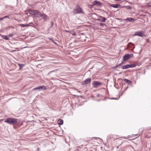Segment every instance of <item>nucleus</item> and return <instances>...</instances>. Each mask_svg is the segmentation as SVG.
Segmentation results:
<instances>
[{"mask_svg":"<svg viewBox=\"0 0 151 151\" xmlns=\"http://www.w3.org/2000/svg\"><path fill=\"white\" fill-rule=\"evenodd\" d=\"M18 120L16 119L8 118L6 119L4 121V122L10 124L15 125L18 123Z\"/></svg>","mask_w":151,"mask_h":151,"instance_id":"nucleus-1","label":"nucleus"},{"mask_svg":"<svg viewBox=\"0 0 151 151\" xmlns=\"http://www.w3.org/2000/svg\"><path fill=\"white\" fill-rule=\"evenodd\" d=\"M134 35L135 36H138L141 37L145 36V35L144 34V32L142 31L136 32H135V34Z\"/></svg>","mask_w":151,"mask_h":151,"instance_id":"nucleus-2","label":"nucleus"},{"mask_svg":"<svg viewBox=\"0 0 151 151\" xmlns=\"http://www.w3.org/2000/svg\"><path fill=\"white\" fill-rule=\"evenodd\" d=\"M102 84V83L97 81H94L92 83V85L93 87L96 88L98 87L99 86H101Z\"/></svg>","mask_w":151,"mask_h":151,"instance_id":"nucleus-3","label":"nucleus"},{"mask_svg":"<svg viewBox=\"0 0 151 151\" xmlns=\"http://www.w3.org/2000/svg\"><path fill=\"white\" fill-rule=\"evenodd\" d=\"M46 89V87L45 86L43 85L42 86H40L37 88H34L33 90H38V91H42L43 90H45Z\"/></svg>","mask_w":151,"mask_h":151,"instance_id":"nucleus-4","label":"nucleus"},{"mask_svg":"<svg viewBox=\"0 0 151 151\" xmlns=\"http://www.w3.org/2000/svg\"><path fill=\"white\" fill-rule=\"evenodd\" d=\"M106 19L104 17L99 16L98 17V18L97 20V21H100L104 22H106Z\"/></svg>","mask_w":151,"mask_h":151,"instance_id":"nucleus-5","label":"nucleus"},{"mask_svg":"<svg viewBox=\"0 0 151 151\" xmlns=\"http://www.w3.org/2000/svg\"><path fill=\"white\" fill-rule=\"evenodd\" d=\"M41 17L45 21H47L49 19L48 17L44 14H42Z\"/></svg>","mask_w":151,"mask_h":151,"instance_id":"nucleus-6","label":"nucleus"},{"mask_svg":"<svg viewBox=\"0 0 151 151\" xmlns=\"http://www.w3.org/2000/svg\"><path fill=\"white\" fill-rule=\"evenodd\" d=\"M93 5L98 4L99 6L100 7H101L102 6V4L99 1H93Z\"/></svg>","mask_w":151,"mask_h":151,"instance_id":"nucleus-7","label":"nucleus"},{"mask_svg":"<svg viewBox=\"0 0 151 151\" xmlns=\"http://www.w3.org/2000/svg\"><path fill=\"white\" fill-rule=\"evenodd\" d=\"M42 15V14L39 11L36 10L35 16L37 17L40 18L41 17Z\"/></svg>","mask_w":151,"mask_h":151,"instance_id":"nucleus-8","label":"nucleus"},{"mask_svg":"<svg viewBox=\"0 0 151 151\" xmlns=\"http://www.w3.org/2000/svg\"><path fill=\"white\" fill-rule=\"evenodd\" d=\"M130 58V54H127L125 55L123 57V60L124 61L128 60Z\"/></svg>","mask_w":151,"mask_h":151,"instance_id":"nucleus-9","label":"nucleus"},{"mask_svg":"<svg viewBox=\"0 0 151 151\" xmlns=\"http://www.w3.org/2000/svg\"><path fill=\"white\" fill-rule=\"evenodd\" d=\"M123 20L124 22H132V21H134V19L131 17H129L126 19H124Z\"/></svg>","mask_w":151,"mask_h":151,"instance_id":"nucleus-10","label":"nucleus"},{"mask_svg":"<svg viewBox=\"0 0 151 151\" xmlns=\"http://www.w3.org/2000/svg\"><path fill=\"white\" fill-rule=\"evenodd\" d=\"M32 25H33V24L32 22L27 24H21L20 26L22 27H25L32 26Z\"/></svg>","mask_w":151,"mask_h":151,"instance_id":"nucleus-11","label":"nucleus"},{"mask_svg":"<svg viewBox=\"0 0 151 151\" xmlns=\"http://www.w3.org/2000/svg\"><path fill=\"white\" fill-rule=\"evenodd\" d=\"M37 10H32V9H29V13L34 16L35 14V13Z\"/></svg>","mask_w":151,"mask_h":151,"instance_id":"nucleus-12","label":"nucleus"},{"mask_svg":"<svg viewBox=\"0 0 151 151\" xmlns=\"http://www.w3.org/2000/svg\"><path fill=\"white\" fill-rule=\"evenodd\" d=\"M81 9L79 8H78L75 9L74 12L76 13H80L81 12Z\"/></svg>","mask_w":151,"mask_h":151,"instance_id":"nucleus-13","label":"nucleus"},{"mask_svg":"<svg viewBox=\"0 0 151 151\" xmlns=\"http://www.w3.org/2000/svg\"><path fill=\"white\" fill-rule=\"evenodd\" d=\"M63 120L62 119H59L58 120V123L60 125H61L63 124Z\"/></svg>","mask_w":151,"mask_h":151,"instance_id":"nucleus-14","label":"nucleus"},{"mask_svg":"<svg viewBox=\"0 0 151 151\" xmlns=\"http://www.w3.org/2000/svg\"><path fill=\"white\" fill-rule=\"evenodd\" d=\"M124 81L128 84H130L132 83V82L127 79H124Z\"/></svg>","mask_w":151,"mask_h":151,"instance_id":"nucleus-15","label":"nucleus"},{"mask_svg":"<svg viewBox=\"0 0 151 151\" xmlns=\"http://www.w3.org/2000/svg\"><path fill=\"white\" fill-rule=\"evenodd\" d=\"M120 5L118 4H111L110 5V6L114 8H117L118 6H120Z\"/></svg>","mask_w":151,"mask_h":151,"instance_id":"nucleus-16","label":"nucleus"},{"mask_svg":"<svg viewBox=\"0 0 151 151\" xmlns=\"http://www.w3.org/2000/svg\"><path fill=\"white\" fill-rule=\"evenodd\" d=\"M1 37L3 39L6 40H9V37L8 36L6 35H1Z\"/></svg>","mask_w":151,"mask_h":151,"instance_id":"nucleus-17","label":"nucleus"},{"mask_svg":"<svg viewBox=\"0 0 151 151\" xmlns=\"http://www.w3.org/2000/svg\"><path fill=\"white\" fill-rule=\"evenodd\" d=\"M122 68L123 69L129 68V64L126 65L122 66Z\"/></svg>","mask_w":151,"mask_h":151,"instance_id":"nucleus-18","label":"nucleus"},{"mask_svg":"<svg viewBox=\"0 0 151 151\" xmlns=\"http://www.w3.org/2000/svg\"><path fill=\"white\" fill-rule=\"evenodd\" d=\"M91 81V78H88L87 79H86V84L88 83H89Z\"/></svg>","mask_w":151,"mask_h":151,"instance_id":"nucleus-19","label":"nucleus"},{"mask_svg":"<svg viewBox=\"0 0 151 151\" xmlns=\"http://www.w3.org/2000/svg\"><path fill=\"white\" fill-rule=\"evenodd\" d=\"M137 65L135 64H129V68H132L135 67Z\"/></svg>","mask_w":151,"mask_h":151,"instance_id":"nucleus-20","label":"nucleus"},{"mask_svg":"<svg viewBox=\"0 0 151 151\" xmlns=\"http://www.w3.org/2000/svg\"><path fill=\"white\" fill-rule=\"evenodd\" d=\"M123 8H125L127 9H131V7L129 6H124Z\"/></svg>","mask_w":151,"mask_h":151,"instance_id":"nucleus-21","label":"nucleus"},{"mask_svg":"<svg viewBox=\"0 0 151 151\" xmlns=\"http://www.w3.org/2000/svg\"><path fill=\"white\" fill-rule=\"evenodd\" d=\"M18 65L19 67V70H21L22 68V66H24V65L20 64H18Z\"/></svg>","mask_w":151,"mask_h":151,"instance_id":"nucleus-22","label":"nucleus"},{"mask_svg":"<svg viewBox=\"0 0 151 151\" xmlns=\"http://www.w3.org/2000/svg\"><path fill=\"white\" fill-rule=\"evenodd\" d=\"M71 33H70V34H72L73 35H75L76 34L75 33V32L73 30L71 31Z\"/></svg>","mask_w":151,"mask_h":151,"instance_id":"nucleus-23","label":"nucleus"},{"mask_svg":"<svg viewBox=\"0 0 151 151\" xmlns=\"http://www.w3.org/2000/svg\"><path fill=\"white\" fill-rule=\"evenodd\" d=\"M65 31L66 32H68L69 33H71V31L70 30H65Z\"/></svg>","mask_w":151,"mask_h":151,"instance_id":"nucleus-24","label":"nucleus"},{"mask_svg":"<svg viewBox=\"0 0 151 151\" xmlns=\"http://www.w3.org/2000/svg\"><path fill=\"white\" fill-rule=\"evenodd\" d=\"M93 6L94 5H93V4L92 5H88V6L89 7V8H91L92 7H93Z\"/></svg>","mask_w":151,"mask_h":151,"instance_id":"nucleus-25","label":"nucleus"},{"mask_svg":"<svg viewBox=\"0 0 151 151\" xmlns=\"http://www.w3.org/2000/svg\"><path fill=\"white\" fill-rule=\"evenodd\" d=\"M53 25V22H51V26L50 27H52Z\"/></svg>","mask_w":151,"mask_h":151,"instance_id":"nucleus-26","label":"nucleus"},{"mask_svg":"<svg viewBox=\"0 0 151 151\" xmlns=\"http://www.w3.org/2000/svg\"><path fill=\"white\" fill-rule=\"evenodd\" d=\"M100 25L101 26H103V25H105V24L104 23H101Z\"/></svg>","mask_w":151,"mask_h":151,"instance_id":"nucleus-27","label":"nucleus"},{"mask_svg":"<svg viewBox=\"0 0 151 151\" xmlns=\"http://www.w3.org/2000/svg\"><path fill=\"white\" fill-rule=\"evenodd\" d=\"M40 151V148H38L37 149L36 151Z\"/></svg>","mask_w":151,"mask_h":151,"instance_id":"nucleus-28","label":"nucleus"},{"mask_svg":"<svg viewBox=\"0 0 151 151\" xmlns=\"http://www.w3.org/2000/svg\"><path fill=\"white\" fill-rule=\"evenodd\" d=\"M13 35V34L12 33L10 34L9 36H12Z\"/></svg>","mask_w":151,"mask_h":151,"instance_id":"nucleus-29","label":"nucleus"},{"mask_svg":"<svg viewBox=\"0 0 151 151\" xmlns=\"http://www.w3.org/2000/svg\"><path fill=\"white\" fill-rule=\"evenodd\" d=\"M123 63H120V64H119L118 65V66H119V65H121Z\"/></svg>","mask_w":151,"mask_h":151,"instance_id":"nucleus-30","label":"nucleus"},{"mask_svg":"<svg viewBox=\"0 0 151 151\" xmlns=\"http://www.w3.org/2000/svg\"><path fill=\"white\" fill-rule=\"evenodd\" d=\"M111 99H117L116 98H112Z\"/></svg>","mask_w":151,"mask_h":151,"instance_id":"nucleus-31","label":"nucleus"},{"mask_svg":"<svg viewBox=\"0 0 151 151\" xmlns=\"http://www.w3.org/2000/svg\"><path fill=\"white\" fill-rule=\"evenodd\" d=\"M8 17L7 16H5V17H4L3 18H4V19L5 18Z\"/></svg>","mask_w":151,"mask_h":151,"instance_id":"nucleus-32","label":"nucleus"},{"mask_svg":"<svg viewBox=\"0 0 151 151\" xmlns=\"http://www.w3.org/2000/svg\"><path fill=\"white\" fill-rule=\"evenodd\" d=\"M3 19H4V18H0V21L2 20Z\"/></svg>","mask_w":151,"mask_h":151,"instance_id":"nucleus-33","label":"nucleus"},{"mask_svg":"<svg viewBox=\"0 0 151 151\" xmlns=\"http://www.w3.org/2000/svg\"><path fill=\"white\" fill-rule=\"evenodd\" d=\"M55 71V70H52V71H50V73H51L52 72H54Z\"/></svg>","mask_w":151,"mask_h":151,"instance_id":"nucleus-34","label":"nucleus"},{"mask_svg":"<svg viewBox=\"0 0 151 151\" xmlns=\"http://www.w3.org/2000/svg\"><path fill=\"white\" fill-rule=\"evenodd\" d=\"M118 66H118V65H117L116 66H115V68H117Z\"/></svg>","mask_w":151,"mask_h":151,"instance_id":"nucleus-35","label":"nucleus"},{"mask_svg":"<svg viewBox=\"0 0 151 151\" xmlns=\"http://www.w3.org/2000/svg\"><path fill=\"white\" fill-rule=\"evenodd\" d=\"M122 25L123 26H126V25L125 24H122Z\"/></svg>","mask_w":151,"mask_h":151,"instance_id":"nucleus-36","label":"nucleus"},{"mask_svg":"<svg viewBox=\"0 0 151 151\" xmlns=\"http://www.w3.org/2000/svg\"><path fill=\"white\" fill-rule=\"evenodd\" d=\"M131 44L132 45H134L133 44H132V43H131Z\"/></svg>","mask_w":151,"mask_h":151,"instance_id":"nucleus-37","label":"nucleus"},{"mask_svg":"<svg viewBox=\"0 0 151 151\" xmlns=\"http://www.w3.org/2000/svg\"><path fill=\"white\" fill-rule=\"evenodd\" d=\"M3 120V119H1V120H0V121H2Z\"/></svg>","mask_w":151,"mask_h":151,"instance_id":"nucleus-38","label":"nucleus"},{"mask_svg":"<svg viewBox=\"0 0 151 151\" xmlns=\"http://www.w3.org/2000/svg\"><path fill=\"white\" fill-rule=\"evenodd\" d=\"M83 83H85V81H84V82H83Z\"/></svg>","mask_w":151,"mask_h":151,"instance_id":"nucleus-39","label":"nucleus"},{"mask_svg":"<svg viewBox=\"0 0 151 151\" xmlns=\"http://www.w3.org/2000/svg\"><path fill=\"white\" fill-rule=\"evenodd\" d=\"M150 146H151V142H150Z\"/></svg>","mask_w":151,"mask_h":151,"instance_id":"nucleus-40","label":"nucleus"},{"mask_svg":"<svg viewBox=\"0 0 151 151\" xmlns=\"http://www.w3.org/2000/svg\"><path fill=\"white\" fill-rule=\"evenodd\" d=\"M118 148V146L117 147V148Z\"/></svg>","mask_w":151,"mask_h":151,"instance_id":"nucleus-41","label":"nucleus"},{"mask_svg":"<svg viewBox=\"0 0 151 151\" xmlns=\"http://www.w3.org/2000/svg\"><path fill=\"white\" fill-rule=\"evenodd\" d=\"M86 38H87V37H86Z\"/></svg>","mask_w":151,"mask_h":151,"instance_id":"nucleus-42","label":"nucleus"},{"mask_svg":"<svg viewBox=\"0 0 151 151\" xmlns=\"http://www.w3.org/2000/svg\"><path fill=\"white\" fill-rule=\"evenodd\" d=\"M50 39V40H51V39Z\"/></svg>","mask_w":151,"mask_h":151,"instance_id":"nucleus-43","label":"nucleus"},{"mask_svg":"<svg viewBox=\"0 0 151 151\" xmlns=\"http://www.w3.org/2000/svg\"><path fill=\"white\" fill-rule=\"evenodd\" d=\"M150 4H151V3H150Z\"/></svg>","mask_w":151,"mask_h":151,"instance_id":"nucleus-44","label":"nucleus"}]
</instances>
